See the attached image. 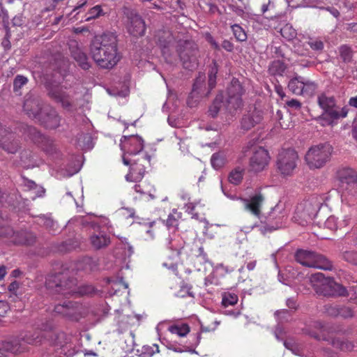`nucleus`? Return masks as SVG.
Listing matches in <instances>:
<instances>
[{
    "label": "nucleus",
    "mask_w": 357,
    "mask_h": 357,
    "mask_svg": "<svg viewBox=\"0 0 357 357\" xmlns=\"http://www.w3.org/2000/svg\"><path fill=\"white\" fill-rule=\"evenodd\" d=\"M90 52L98 66L105 69L112 68L121 59L117 36L114 33L107 32L96 36L91 44Z\"/></svg>",
    "instance_id": "nucleus-1"
},
{
    "label": "nucleus",
    "mask_w": 357,
    "mask_h": 357,
    "mask_svg": "<svg viewBox=\"0 0 357 357\" xmlns=\"http://www.w3.org/2000/svg\"><path fill=\"white\" fill-rule=\"evenodd\" d=\"M243 93L244 90L240 82L233 79L227 88L226 100H224L222 93H218L209 107V116L214 118L220 112L221 115H225V121L229 123L236 114V111L243 106L241 96Z\"/></svg>",
    "instance_id": "nucleus-2"
},
{
    "label": "nucleus",
    "mask_w": 357,
    "mask_h": 357,
    "mask_svg": "<svg viewBox=\"0 0 357 357\" xmlns=\"http://www.w3.org/2000/svg\"><path fill=\"white\" fill-rule=\"evenodd\" d=\"M317 102L324 112L316 119V121L323 126L331 125L334 121L347 116L348 108H340L336 106L335 100L332 96L321 93L317 97Z\"/></svg>",
    "instance_id": "nucleus-3"
},
{
    "label": "nucleus",
    "mask_w": 357,
    "mask_h": 357,
    "mask_svg": "<svg viewBox=\"0 0 357 357\" xmlns=\"http://www.w3.org/2000/svg\"><path fill=\"white\" fill-rule=\"evenodd\" d=\"M76 284V280L70 276V271L66 269L48 275L45 282L47 289L54 293L64 295L74 293L73 288Z\"/></svg>",
    "instance_id": "nucleus-4"
},
{
    "label": "nucleus",
    "mask_w": 357,
    "mask_h": 357,
    "mask_svg": "<svg viewBox=\"0 0 357 357\" xmlns=\"http://www.w3.org/2000/svg\"><path fill=\"white\" fill-rule=\"evenodd\" d=\"M310 281L316 292L324 296H344L347 293L343 286L321 273L312 275Z\"/></svg>",
    "instance_id": "nucleus-5"
},
{
    "label": "nucleus",
    "mask_w": 357,
    "mask_h": 357,
    "mask_svg": "<svg viewBox=\"0 0 357 357\" xmlns=\"http://www.w3.org/2000/svg\"><path fill=\"white\" fill-rule=\"evenodd\" d=\"M135 159L123 156V162L125 165H130V172L126 176L128 181H140L144 176L146 169L151 165V156L143 153L137 155Z\"/></svg>",
    "instance_id": "nucleus-6"
},
{
    "label": "nucleus",
    "mask_w": 357,
    "mask_h": 357,
    "mask_svg": "<svg viewBox=\"0 0 357 357\" xmlns=\"http://www.w3.org/2000/svg\"><path fill=\"white\" fill-rule=\"evenodd\" d=\"M333 147L328 143L312 146L306 153L305 160L310 169L324 167L329 160Z\"/></svg>",
    "instance_id": "nucleus-7"
},
{
    "label": "nucleus",
    "mask_w": 357,
    "mask_h": 357,
    "mask_svg": "<svg viewBox=\"0 0 357 357\" xmlns=\"http://www.w3.org/2000/svg\"><path fill=\"white\" fill-rule=\"evenodd\" d=\"M296 261L301 265L318 269L331 270L332 264L324 256L317 252L307 250H298L295 253Z\"/></svg>",
    "instance_id": "nucleus-8"
},
{
    "label": "nucleus",
    "mask_w": 357,
    "mask_h": 357,
    "mask_svg": "<svg viewBox=\"0 0 357 357\" xmlns=\"http://www.w3.org/2000/svg\"><path fill=\"white\" fill-rule=\"evenodd\" d=\"M177 52L185 68L192 70L197 67L199 51L195 44L189 41L180 42Z\"/></svg>",
    "instance_id": "nucleus-9"
},
{
    "label": "nucleus",
    "mask_w": 357,
    "mask_h": 357,
    "mask_svg": "<svg viewBox=\"0 0 357 357\" xmlns=\"http://www.w3.org/2000/svg\"><path fill=\"white\" fill-rule=\"evenodd\" d=\"M298 160V155L295 150H282L278 155L277 168L283 176H291L297 166Z\"/></svg>",
    "instance_id": "nucleus-10"
},
{
    "label": "nucleus",
    "mask_w": 357,
    "mask_h": 357,
    "mask_svg": "<svg viewBox=\"0 0 357 357\" xmlns=\"http://www.w3.org/2000/svg\"><path fill=\"white\" fill-rule=\"evenodd\" d=\"M320 206V202L313 204L312 200H307L301 203L296 206L293 217L294 221L301 225H305L315 216Z\"/></svg>",
    "instance_id": "nucleus-11"
},
{
    "label": "nucleus",
    "mask_w": 357,
    "mask_h": 357,
    "mask_svg": "<svg viewBox=\"0 0 357 357\" xmlns=\"http://www.w3.org/2000/svg\"><path fill=\"white\" fill-rule=\"evenodd\" d=\"M0 236L7 238L10 242L17 245H31L36 241L32 232L26 230L15 231L8 226L0 225Z\"/></svg>",
    "instance_id": "nucleus-12"
},
{
    "label": "nucleus",
    "mask_w": 357,
    "mask_h": 357,
    "mask_svg": "<svg viewBox=\"0 0 357 357\" xmlns=\"http://www.w3.org/2000/svg\"><path fill=\"white\" fill-rule=\"evenodd\" d=\"M340 187L348 195H354L357 192V173L352 169L344 167L337 172Z\"/></svg>",
    "instance_id": "nucleus-13"
},
{
    "label": "nucleus",
    "mask_w": 357,
    "mask_h": 357,
    "mask_svg": "<svg viewBox=\"0 0 357 357\" xmlns=\"http://www.w3.org/2000/svg\"><path fill=\"white\" fill-rule=\"evenodd\" d=\"M121 149L123 151V156H136L143 153L144 141L138 135L123 136L121 139Z\"/></svg>",
    "instance_id": "nucleus-14"
},
{
    "label": "nucleus",
    "mask_w": 357,
    "mask_h": 357,
    "mask_svg": "<svg viewBox=\"0 0 357 357\" xmlns=\"http://www.w3.org/2000/svg\"><path fill=\"white\" fill-rule=\"evenodd\" d=\"M270 156L267 150L262 147L255 149L252 155L250 158V170L254 172L263 171L268 165Z\"/></svg>",
    "instance_id": "nucleus-15"
},
{
    "label": "nucleus",
    "mask_w": 357,
    "mask_h": 357,
    "mask_svg": "<svg viewBox=\"0 0 357 357\" xmlns=\"http://www.w3.org/2000/svg\"><path fill=\"white\" fill-rule=\"evenodd\" d=\"M82 306L77 303L71 301L58 304L54 307V312L70 321H78L82 317Z\"/></svg>",
    "instance_id": "nucleus-16"
},
{
    "label": "nucleus",
    "mask_w": 357,
    "mask_h": 357,
    "mask_svg": "<svg viewBox=\"0 0 357 357\" xmlns=\"http://www.w3.org/2000/svg\"><path fill=\"white\" fill-rule=\"evenodd\" d=\"M23 109L29 118L36 121L43 107H42V102L38 96L29 93L25 96Z\"/></svg>",
    "instance_id": "nucleus-17"
},
{
    "label": "nucleus",
    "mask_w": 357,
    "mask_h": 357,
    "mask_svg": "<svg viewBox=\"0 0 357 357\" xmlns=\"http://www.w3.org/2000/svg\"><path fill=\"white\" fill-rule=\"evenodd\" d=\"M264 201L265 197L259 191L256 192L250 198L243 199L245 209L257 218H260Z\"/></svg>",
    "instance_id": "nucleus-18"
},
{
    "label": "nucleus",
    "mask_w": 357,
    "mask_h": 357,
    "mask_svg": "<svg viewBox=\"0 0 357 357\" xmlns=\"http://www.w3.org/2000/svg\"><path fill=\"white\" fill-rule=\"evenodd\" d=\"M0 146L8 153H15L19 149V142L15 135L4 128L0 123Z\"/></svg>",
    "instance_id": "nucleus-19"
},
{
    "label": "nucleus",
    "mask_w": 357,
    "mask_h": 357,
    "mask_svg": "<svg viewBox=\"0 0 357 357\" xmlns=\"http://www.w3.org/2000/svg\"><path fill=\"white\" fill-rule=\"evenodd\" d=\"M0 146L8 153H15L19 149V142L15 135L4 128L0 123Z\"/></svg>",
    "instance_id": "nucleus-20"
},
{
    "label": "nucleus",
    "mask_w": 357,
    "mask_h": 357,
    "mask_svg": "<svg viewBox=\"0 0 357 357\" xmlns=\"http://www.w3.org/2000/svg\"><path fill=\"white\" fill-rule=\"evenodd\" d=\"M61 118L57 112L50 106L43 107L36 121H38L45 127L50 129L57 128L60 124Z\"/></svg>",
    "instance_id": "nucleus-21"
},
{
    "label": "nucleus",
    "mask_w": 357,
    "mask_h": 357,
    "mask_svg": "<svg viewBox=\"0 0 357 357\" xmlns=\"http://www.w3.org/2000/svg\"><path fill=\"white\" fill-rule=\"evenodd\" d=\"M155 40L158 45L161 48L162 53L169 63L173 61L169 58V48L174 43V37L169 31H160L155 36Z\"/></svg>",
    "instance_id": "nucleus-22"
},
{
    "label": "nucleus",
    "mask_w": 357,
    "mask_h": 357,
    "mask_svg": "<svg viewBox=\"0 0 357 357\" xmlns=\"http://www.w3.org/2000/svg\"><path fill=\"white\" fill-rule=\"evenodd\" d=\"M162 245L164 248L171 251V254L169 255V259H174L181 254V250L184 245V241L178 235L173 234L163 241Z\"/></svg>",
    "instance_id": "nucleus-23"
},
{
    "label": "nucleus",
    "mask_w": 357,
    "mask_h": 357,
    "mask_svg": "<svg viewBox=\"0 0 357 357\" xmlns=\"http://www.w3.org/2000/svg\"><path fill=\"white\" fill-rule=\"evenodd\" d=\"M49 96L56 102L61 104L65 109H69L71 107L70 98L65 91L63 86L52 85L49 88Z\"/></svg>",
    "instance_id": "nucleus-24"
},
{
    "label": "nucleus",
    "mask_w": 357,
    "mask_h": 357,
    "mask_svg": "<svg viewBox=\"0 0 357 357\" xmlns=\"http://www.w3.org/2000/svg\"><path fill=\"white\" fill-rule=\"evenodd\" d=\"M128 31L134 36H141L145 32V24L142 17L132 12L128 15Z\"/></svg>",
    "instance_id": "nucleus-25"
},
{
    "label": "nucleus",
    "mask_w": 357,
    "mask_h": 357,
    "mask_svg": "<svg viewBox=\"0 0 357 357\" xmlns=\"http://www.w3.org/2000/svg\"><path fill=\"white\" fill-rule=\"evenodd\" d=\"M262 120V112L256 108L250 109L243 115L241 126L244 130H250Z\"/></svg>",
    "instance_id": "nucleus-26"
},
{
    "label": "nucleus",
    "mask_w": 357,
    "mask_h": 357,
    "mask_svg": "<svg viewBox=\"0 0 357 357\" xmlns=\"http://www.w3.org/2000/svg\"><path fill=\"white\" fill-rule=\"evenodd\" d=\"M69 49L72 57L76 61L78 65L84 70H88L91 65L89 58L79 47L76 41H71L69 43Z\"/></svg>",
    "instance_id": "nucleus-27"
},
{
    "label": "nucleus",
    "mask_w": 357,
    "mask_h": 357,
    "mask_svg": "<svg viewBox=\"0 0 357 357\" xmlns=\"http://www.w3.org/2000/svg\"><path fill=\"white\" fill-rule=\"evenodd\" d=\"M90 243L96 250L107 247L110 243L109 237L103 231H98L90 236Z\"/></svg>",
    "instance_id": "nucleus-28"
},
{
    "label": "nucleus",
    "mask_w": 357,
    "mask_h": 357,
    "mask_svg": "<svg viewBox=\"0 0 357 357\" xmlns=\"http://www.w3.org/2000/svg\"><path fill=\"white\" fill-rule=\"evenodd\" d=\"M206 76L204 73H199V75L196 77L195 83L193 84L192 91L191 92V97L194 98L197 95L206 96L208 92L205 93L203 90L205 86Z\"/></svg>",
    "instance_id": "nucleus-29"
},
{
    "label": "nucleus",
    "mask_w": 357,
    "mask_h": 357,
    "mask_svg": "<svg viewBox=\"0 0 357 357\" xmlns=\"http://www.w3.org/2000/svg\"><path fill=\"white\" fill-rule=\"evenodd\" d=\"M1 352L3 351L10 352L11 354H16L21 351V342L19 338H13L4 341L2 343L1 348H0Z\"/></svg>",
    "instance_id": "nucleus-30"
},
{
    "label": "nucleus",
    "mask_w": 357,
    "mask_h": 357,
    "mask_svg": "<svg viewBox=\"0 0 357 357\" xmlns=\"http://www.w3.org/2000/svg\"><path fill=\"white\" fill-rule=\"evenodd\" d=\"M22 129L25 138L30 139L35 144H40L43 142L44 137L36 130V128L29 126H24Z\"/></svg>",
    "instance_id": "nucleus-31"
},
{
    "label": "nucleus",
    "mask_w": 357,
    "mask_h": 357,
    "mask_svg": "<svg viewBox=\"0 0 357 357\" xmlns=\"http://www.w3.org/2000/svg\"><path fill=\"white\" fill-rule=\"evenodd\" d=\"M134 190L136 192L141 195H149L151 199H153L155 197L154 195L155 189L154 186L149 183L143 182L139 184H136L134 185Z\"/></svg>",
    "instance_id": "nucleus-32"
},
{
    "label": "nucleus",
    "mask_w": 357,
    "mask_h": 357,
    "mask_svg": "<svg viewBox=\"0 0 357 357\" xmlns=\"http://www.w3.org/2000/svg\"><path fill=\"white\" fill-rule=\"evenodd\" d=\"M245 171V168L239 166L233 169L228 175L229 182L235 185H239L243 181Z\"/></svg>",
    "instance_id": "nucleus-33"
},
{
    "label": "nucleus",
    "mask_w": 357,
    "mask_h": 357,
    "mask_svg": "<svg viewBox=\"0 0 357 357\" xmlns=\"http://www.w3.org/2000/svg\"><path fill=\"white\" fill-rule=\"evenodd\" d=\"M22 185L27 190L33 191L36 195L33 197V199H35L36 197H42L45 192V189L42 186L38 185L33 181L28 178H22Z\"/></svg>",
    "instance_id": "nucleus-34"
},
{
    "label": "nucleus",
    "mask_w": 357,
    "mask_h": 357,
    "mask_svg": "<svg viewBox=\"0 0 357 357\" xmlns=\"http://www.w3.org/2000/svg\"><path fill=\"white\" fill-rule=\"evenodd\" d=\"M20 165L26 169L33 168L37 165L31 151L26 150L20 153Z\"/></svg>",
    "instance_id": "nucleus-35"
},
{
    "label": "nucleus",
    "mask_w": 357,
    "mask_h": 357,
    "mask_svg": "<svg viewBox=\"0 0 357 357\" xmlns=\"http://www.w3.org/2000/svg\"><path fill=\"white\" fill-rule=\"evenodd\" d=\"M304 77L296 76L290 79L288 84L289 89L294 94L301 95L303 93Z\"/></svg>",
    "instance_id": "nucleus-36"
},
{
    "label": "nucleus",
    "mask_w": 357,
    "mask_h": 357,
    "mask_svg": "<svg viewBox=\"0 0 357 357\" xmlns=\"http://www.w3.org/2000/svg\"><path fill=\"white\" fill-rule=\"evenodd\" d=\"M211 162L214 169H218L221 168L227 162L226 153L223 151L213 153L211 158Z\"/></svg>",
    "instance_id": "nucleus-37"
},
{
    "label": "nucleus",
    "mask_w": 357,
    "mask_h": 357,
    "mask_svg": "<svg viewBox=\"0 0 357 357\" xmlns=\"http://www.w3.org/2000/svg\"><path fill=\"white\" fill-rule=\"evenodd\" d=\"M76 144L82 149H92V138L89 133L79 134L76 139Z\"/></svg>",
    "instance_id": "nucleus-38"
},
{
    "label": "nucleus",
    "mask_w": 357,
    "mask_h": 357,
    "mask_svg": "<svg viewBox=\"0 0 357 357\" xmlns=\"http://www.w3.org/2000/svg\"><path fill=\"white\" fill-rule=\"evenodd\" d=\"M286 70L285 64L280 61H273L268 67V71L273 75H282Z\"/></svg>",
    "instance_id": "nucleus-39"
},
{
    "label": "nucleus",
    "mask_w": 357,
    "mask_h": 357,
    "mask_svg": "<svg viewBox=\"0 0 357 357\" xmlns=\"http://www.w3.org/2000/svg\"><path fill=\"white\" fill-rule=\"evenodd\" d=\"M281 35L287 40H292L296 38L297 32L296 29L289 24H285L280 31Z\"/></svg>",
    "instance_id": "nucleus-40"
},
{
    "label": "nucleus",
    "mask_w": 357,
    "mask_h": 357,
    "mask_svg": "<svg viewBox=\"0 0 357 357\" xmlns=\"http://www.w3.org/2000/svg\"><path fill=\"white\" fill-rule=\"evenodd\" d=\"M303 85V93L301 94L303 96H311L314 93L317 89V84L314 82L305 79V77Z\"/></svg>",
    "instance_id": "nucleus-41"
},
{
    "label": "nucleus",
    "mask_w": 357,
    "mask_h": 357,
    "mask_svg": "<svg viewBox=\"0 0 357 357\" xmlns=\"http://www.w3.org/2000/svg\"><path fill=\"white\" fill-rule=\"evenodd\" d=\"M238 301V296L234 293H224L222 294V305L224 307L234 305Z\"/></svg>",
    "instance_id": "nucleus-42"
},
{
    "label": "nucleus",
    "mask_w": 357,
    "mask_h": 357,
    "mask_svg": "<svg viewBox=\"0 0 357 357\" xmlns=\"http://www.w3.org/2000/svg\"><path fill=\"white\" fill-rule=\"evenodd\" d=\"M233 33L238 41L243 42L247 40V34L245 30L238 24H234L231 26Z\"/></svg>",
    "instance_id": "nucleus-43"
},
{
    "label": "nucleus",
    "mask_w": 357,
    "mask_h": 357,
    "mask_svg": "<svg viewBox=\"0 0 357 357\" xmlns=\"http://www.w3.org/2000/svg\"><path fill=\"white\" fill-rule=\"evenodd\" d=\"M284 346L296 355L302 356L303 354L301 346L294 340L284 341Z\"/></svg>",
    "instance_id": "nucleus-44"
},
{
    "label": "nucleus",
    "mask_w": 357,
    "mask_h": 357,
    "mask_svg": "<svg viewBox=\"0 0 357 357\" xmlns=\"http://www.w3.org/2000/svg\"><path fill=\"white\" fill-rule=\"evenodd\" d=\"M169 331L172 334L184 337L190 332V328L187 324H182L181 326H172L169 328Z\"/></svg>",
    "instance_id": "nucleus-45"
},
{
    "label": "nucleus",
    "mask_w": 357,
    "mask_h": 357,
    "mask_svg": "<svg viewBox=\"0 0 357 357\" xmlns=\"http://www.w3.org/2000/svg\"><path fill=\"white\" fill-rule=\"evenodd\" d=\"M103 15L100 6L97 5L91 8L86 14L85 21H90L92 19L97 18Z\"/></svg>",
    "instance_id": "nucleus-46"
},
{
    "label": "nucleus",
    "mask_w": 357,
    "mask_h": 357,
    "mask_svg": "<svg viewBox=\"0 0 357 357\" xmlns=\"http://www.w3.org/2000/svg\"><path fill=\"white\" fill-rule=\"evenodd\" d=\"M20 284L17 281L11 282L8 287L10 292L9 298L11 301L15 302L19 298L18 290Z\"/></svg>",
    "instance_id": "nucleus-47"
},
{
    "label": "nucleus",
    "mask_w": 357,
    "mask_h": 357,
    "mask_svg": "<svg viewBox=\"0 0 357 357\" xmlns=\"http://www.w3.org/2000/svg\"><path fill=\"white\" fill-rule=\"evenodd\" d=\"M28 82V79L26 77L22 75H17L13 82V90L15 93L20 95L21 93L20 90L21 88L25 85Z\"/></svg>",
    "instance_id": "nucleus-48"
},
{
    "label": "nucleus",
    "mask_w": 357,
    "mask_h": 357,
    "mask_svg": "<svg viewBox=\"0 0 357 357\" xmlns=\"http://www.w3.org/2000/svg\"><path fill=\"white\" fill-rule=\"evenodd\" d=\"M38 218V223L39 225H43L47 229L54 230L56 222L50 217L46 216L45 215H39Z\"/></svg>",
    "instance_id": "nucleus-49"
},
{
    "label": "nucleus",
    "mask_w": 357,
    "mask_h": 357,
    "mask_svg": "<svg viewBox=\"0 0 357 357\" xmlns=\"http://www.w3.org/2000/svg\"><path fill=\"white\" fill-rule=\"evenodd\" d=\"M325 227L330 230H336L339 228V222L337 221L336 217L331 215L327 218L324 222Z\"/></svg>",
    "instance_id": "nucleus-50"
},
{
    "label": "nucleus",
    "mask_w": 357,
    "mask_h": 357,
    "mask_svg": "<svg viewBox=\"0 0 357 357\" xmlns=\"http://www.w3.org/2000/svg\"><path fill=\"white\" fill-rule=\"evenodd\" d=\"M331 344L335 349L345 351L349 349V344L348 342H344L343 340L336 338L331 340Z\"/></svg>",
    "instance_id": "nucleus-51"
},
{
    "label": "nucleus",
    "mask_w": 357,
    "mask_h": 357,
    "mask_svg": "<svg viewBox=\"0 0 357 357\" xmlns=\"http://www.w3.org/2000/svg\"><path fill=\"white\" fill-rule=\"evenodd\" d=\"M308 45L315 51H321L324 49V43L321 40L310 38L307 42Z\"/></svg>",
    "instance_id": "nucleus-52"
},
{
    "label": "nucleus",
    "mask_w": 357,
    "mask_h": 357,
    "mask_svg": "<svg viewBox=\"0 0 357 357\" xmlns=\"http://www.w3.org/2000/svg\"><path fill=\"white\" fill-rule=\"evenodd\" d=\"M176 296L180 298L187 296L194 297L193 293L190 291V288L188 285L182 286L180 290L176 293Z\"/></svg>",
    "instance_id": "nucleus-53"
},
{
    "label": "nucleus",
    "mask_w": 357,
    "mask_h": 357,
    "mask_svg": "<svg viewBox=\"0 0 357 357\" xmlns=\"http://www.w3.org/2000/svg\"><path fill=\"white\" fill-rule=\"evenodd\" d=\"M340 52L341 57L344 61H349L351 58V50L347 46H341L340 48Z\"/></svg>",
    "instance_id": "nucleus-54"
},
{
    "label": "nucleus",
    "mask_w": 357,
    "mask_h": 357,
    "mask_svg": "<svg viewBox=\"0 0 357 357\" xmlns=\"http://www.w3.org/2000/svg\"><path fill=\"white\" fill-rule=\"evenodd\" d=\"M354 315L353 310L349 307H340L339 316L343 318H351Z\"/></svg>",
    "instance_id": "nucleus-55"
},
{
    "label": "nucleus",
    "mask_w": 357,
    "mask_h": 357,
    "mask_svg": "<svg viewBox=\"0 0 357 357\" xmlns=\"http://www.w3.org/2000/svg\"><path fill=\"white\" fill-rule=\"evenodd\" d=\"M123 244V249L125 250V255L130 257L133 253V247L128 242L127 238H123L121 240Z\"/></svg>",
    "instance_id": "nucleus-56"
},
{
    "label": "nucleus",
    "mask_w": 357,
    "mask_h": 357,
    "mask_svg": "<svg viewBox=\"0 0 357 357\" xmlns=\"http://www.w3.org/2000/svg\"><path fill=\"white\" fill-rule=\"evenodd\" d=\"M275 315L278 317L280 321H288L289 318L291 316L290 312L287 310H280L275 312Z\"/></svg>",
    "instance_id": "nucleus-57"
},
{
    "label": "nucleus",
    "mask_w": 357,
    "mask_h": 357,
    "mask_svg": "<svg viewBox=\"0 0 357 357\" xmlns=\"http://www.w3.org/2000/svg\"><path fill=\"white\" fill-rule=\"evenodd\" d=\"M343 258L351 263H356L357 259V252H345L343 254Z\"/></svg>",
    "instance_id": "nucleus-58"
},
{
    "label": "nucleus",
    "mask_w": 357,
    "mask_h": 357,
    "mask_svg": "<svg viewBox=\"0 0 357 357\" xmlns=\"http://www.w3.org/2000/svg\"><path fill=\"white\" fill-rule=\"evenodd\" d=\"M178 225V220L174 218L172 214L168 215L166 220V226L168 229L174 228Z\"/></svg>",
    "instance_id": "nucleus-59"
},
{
    "label": "nucleus",
    "mask_w": 357,
    "mask_h": 357,
    "mask_svg": "<svg viewBox=\"0 0 357 357\" xmlns=\"http://www.w3.org/2000/svg\"><path fill=\"white\" fill-rule=\"evenodd\" d=\"M24 340L28 343V344H36L41 341L40 337L38 335L36 336H31L30 335L27 334L24 337Z\"/></svg>",
    "instance_id": "nucleus-60"
},
{
    "label": "nucleus",
    "mask_w": 357,
    "mask_h": 357,
    "mask_svg": "<svg viewBox=\"0 0 357 357\" xmlns=\"http://www.w3.org/2000/svg\"><path fill=\"white\" fill-rule=\"evenodd\" d=\"M10 306L6 301H0V317H3L9 311Z\"/></svg>",
    "instance_id": "nucleus-61"
},
{
    "label": "nucleus",
    "mask_w": 357,
    "mask_h": 357,
    "mask_svg": "<svg viewBox=\"0 0 357 357\" xmlns=\"http://www.w3.org/2000/svg\"><path fill=\"white\" fill-rule=\"evenodd\" d=\"M326 311L331 316H339L340 307L336 305H329L326 307Z\"/></svg>",
    "instance_id": "nucleus-62"
},
{
    "label": "nucleus",
    "mask_w": 357,
    "mask_h": 357,
    "mask_svg": "<svg viewBox=\"0 0 357 357\" xmlns=\"http://www.w3.org/2000/svg\"><path fill=\"white\" fill-rule=\"evenodd\" d=\"M351 213L345 214L343 216L342 220L339 222L340 228L344 227L349 225V224L351 222Z\"/></svg>",
    "instance_id": "nucleus-63"
},
{
    "label": "nucleus",
    "mask_w": 357,
    "mask_h": 357,
    "mask_svg": "<svg viewBox=\"0 0 357 357\" xmlns=\"http://www.w3.org/2000/svg\"><path fill=\"white\" fill-rule=\"evenodd\" d=\"M286 104L288 107L295 109H299L301 107V103L296 99H291L287 101Z\"/></svg>",
    "instance_id": "nucleus-64"
}]
</instances>
